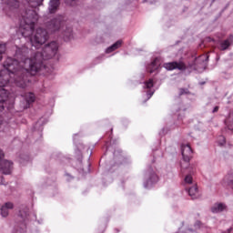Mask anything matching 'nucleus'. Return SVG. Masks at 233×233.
Here are the masks:
<instances>
[{
	"mask_svg": "<svg viewBox=\"0 0 233 233\" xmlns=\"http://www.w3.org/2000/svg\"><path fill=\"white\" fill-rule=\"evenodd\" d=\"M37 59H39V55H36L35 59L27 58L24 62H17L12 58H7L4 63V70L0 71V103H5L8 99V92L3 86H6L9 83H15L16 86L23 88V80L17 81L14 79L15 77V72L21 70V66L24 67L25 72H30L31 76H35L36 72H39V67L37 66Z\"/></svg>",
	"mask_w": 233,
	"mask_h": 233,
	"instance_id": "obj_1",
	"label": "nucleus"
},
{
	"mask_svg": "<svg viewBox=\"0 0 233 233\" xmlns=\"http://www.w3.org/2000/svg\"><path fill=\"white\" fill-rule=\"evenodd\" d=\"M47 34L48 33H46V30H43L42 28L37 29L36 33L35 35H32L30 38L31 45L35 48H39L41 45L46 43Z\"/></svg>",
	"mask_w": 233,
	"mask_h": 233,
	"instance_id": "obj_2",
	"label": "nucleus"
},
{
	"mask_svg": "<svg viewBox=\"0 0 233 233\" xmlns=\"http://www.w3.org/2000/svg\"><path fill=\"white\" fill-rule=\"evenodd\" d=\"M31 15H34V11H29V15L24 18V23H25V25L24 26L22 35L25 37H28L30 34H34V19L35 18Z\"/></svg>",
	"mask_w": 233,
	"mask_h": 233,
	"instance_id": "obj_3",
	"label": "nucleus"
},
{
	"mask_svg": "<svg viewBox=\"0 0 233 233\" xmlns=\"http://www.w3.org/2000/svg\"><path fill=\"white\" fill-rule=\"evenodd\" d=\"M164 68H166V70H176V68L178 70H185L186 66L182 62H170L164 64Z\"/></svg>",
	"mask_w": 233,
	"mask_h": 233,
	"instance_id": "obj_4",
	"label": "nucleus"
},
{
	"mask_svg": "<svg viewBox=\"0 0 233 233\" xmlns=\"http://www.w3.org/2000/svg\"><path fill=\"white\" fill-rule=\"evenodd\" d=\"M0 170L2 174H12V162L8 160L1 161Z\"/></svg>",
	"mask_w": 233,
	"mask_h": 233,
	"instance_id": "obj_5",
	"label": "nucleus"
},
{
	"mask_svg": "<svg viewBox=\"0 0 233 233\" xmlns=\"http://www.w3.org/2000/svg\"><path fill=\"white\" fill-rule=\"evenodd\" d=\"M182 156L184 161L188 163L190 161V158L192 157V148L189 145H183L182 146Z\"/></svg>",
	"mask_w": 233,
	"mask_h": 233,
	"instance_id": "obj_6",
	"label": "nucleus"
},
{
	"mask_svg": "<svg viewBox=\"0 0 233 233\" xmlns=\"http://www.w3.org/2000/svg\"><path fill=\"white\" fill-rule=\"evenodd\" d=\"M11 208H14V204L7 202L1 208V214L3 218H6L8 216V210H11Z\"/></svg>",
	"mask_w": 233,
	"mask_h": 233,
	"instance_id": "obj_7",
	"label": "nucleus"
},
{
	"mask_svg": "<svg viewBox=\"0 0 233 233\" xmlns=\"http://www.w3.org/2000/svg\"><path fill=\"white\" fill-rule=\"evenodd\" d=\"M227 209V206H225L224 204L218 203V204H215L212 208H211V212H213V214H218V212H223V210Z\"/></svg>",
	"mask_w": 233,
	"mask_h": 233,
	"instance_id": "obj_8",
	"label": "nucleus"
},
{
	"mask_svg": "<svg viewBox=\"0 0 233 233\" xmlns=\"http://www.w3.org/2000/svg\"><path fill=\"white\" fill-rule=\"evenodd\" d=\"M57 43L52 42L48 46H46V52H51V56H55L56 52H57Z\"/></svg>",
	"mask_w": 233,
	"mask_h": 233,
	"instance_id": "obj_9",
	"label": "nucleus"
},
{
	"mask_svg": "<svg viewBox=\"0 0 233 233\" xmlns=\"http://www.w3.org/2000/svg\"><path fill=\"white\" fill-rule=\"evenodd\" d=\"M188 194L192 198V199H198V198H199V191H198V187L194 186L190 187L188 190Z\"/></svg>",
	"mask_w": 233,
	"mask_h": 233,
	"instance_id": "obj_10",
	"label": "nucleus"
},
{
	"mask_svg": "<svg viewBox=\"0 0 233 233\" xmlns=\"http://www.w3.org/2000/svg\"><path fill=\"white\" fill-rule=\"evenodd\" d=\"M159 65H161L159 63V60L157 58L154 60L153 63H151V65L148 66V72L150 74H152L153 72H156V70H157V68H159Z\"/></svg>",
	"mask_w": 233,
	"mask_h": 233,
	"instance_id": "obj_11",
	"label": "nucleus"
},
{
	"mask_svg": "<svg viewBox=\"0 0 233 233\" xmlns=\"http://www.w3.org/2000/svg\"><path fill=\"white\" fill-rule=\"evenodd\" d=\"M57 6H59V0H51L49 5V12L54 14L56 10H57Z\"/></svg>",
	"mask_w": 233,
	"mask_h": 233,
	"instance_id": "obj_12",
	"label": "nucleus"
},
{
	"mask_svg": "<svg viewBox=\"0 0 233 233\" xmlns=\"http://www.w3.org/2000/svg\"><path fill=\"white\" fill-rule=\"evenodd\" d=\"M122 44L123 42L121 40H118L113 46H111L106 49V54H110V52H114V50H117V48H119Z\"/></svg>",
	"mask_w": 233,
	"mask_h": 233,
	"instance_id": "obj_13",
	"label": "nucleus"
},
{
	"mask_svg": "<svg viewBox=\"0 0 233 233\" xmlns=\"http://www.w3.org/2000/svg\"><path fill=\"white\" fill-rule=\"evenodd\" d=\"M226 125L229 130H233V113H230L226 119Z\"/></svg>",
	"mask_w": 233,
	"mask_h": 233,
	"instance_id": "obj_14",
	"label": "nucleus"
},
{
	"mask_svg": "<svg viewBox=\"0 0 233 233\" xmlns=\"http://www.w3.org/2000/svg\"><path fill=\"white\" fill-rule=\"evenodd\" d=\"M228 46H230V41L225 40L224 42H222L220 44V50H227V48H228Z\"/></svg>",
	"mask_w": 233,
	"mask_h": 233,
	"instance_id": "obj_15",
	"label": "nucleus"
},
{
	"mask_svg": "<svg viewBox=\"0 0 233 233\" xmlns=\"http://www.w3.org/2000/svg\"><path fill=\"white\" fill-rule=\"evenodd\" d=\"M25 99H26L27 103H34V101H35V96L32 93H29V94H27Z\"/></svg>",
	"mask_w": 233,
	"mask_h": 233,
	"instance_id": "obj_16",
	"label": "nucleus"
},
{
	"mask_svg": "<svg viewBox=\"0 0 233 233\" xmlns=\"http://www.w3.org/2000/svg\"><path fill=\"white\" fill-rule=\"evenodd\" d=\"M6 51V46L5 45H0V61L3 59V54Z\"/></svg>",
	"mask_w": 233,
	"mask_h": 233,
	"instance_id": "obj_17",
	"label": "nucleus"
},
{
	"mask_svg": "<svg viewBox=\"0 0 233 233\" xmlns=\"http://www.w3.org/2000/svg\"><path fill=\"white\" fill-rule=\"evenodd\" d=\"M146 88H152L154 86V80L149 79L147 82H146Z\"/></svg>",
	"mask_w": 233,
	"mask_h": 233,
	"instance_id": "obj_18",
	"label": "nucleus"
},
{
	"mask_svg": "<svg viewBox=\"0 0 233 233\" xmlns=\"http://www.w3.org/2000/svg\"><path fill=\"white\" fill-rule=\"evenodd\" d=\"M185 182H186V183H188V184L192 183V176L187 175V176L185 177Z\"/></svg>",
	"mask_w": 233,
	"mask_h": 233,
	"instance_id": "obj_19",
	"label": "nucleus"
},
{
	"mask_svg": "<svg viewBox=\"0 0 233 233\" xmlns=\"http://www.w3.org/2000/svg\"><path fill=\"white\" fill-rule=\"evenodd\" d=\"M219 141V145H225V137H220Z\"/></svg>",
	"mask_w": 233,
	"mask_h": 233,
	"instance_id": "obj_20",
	"label": "nucleus"
},
{
	"mask_svg": "<svg viewBox=\"0 0 233 233\" xmlns=\"http://www.w3.org/2000/svg\"><path fill=\"white\" fill-rule=\"evenodd\" d=\"M200 225H201V223L198 222L193 230H198L199 228Z\"/></svg>",
	"mask_w": 233,
	"mask_h": 233,
	"instance_id": "obj_21",
	"label": "nucleus"
},
{
	"mask_svg": "<svg viewBox=\"0 0 233 233\" xmlns=\"http://www.w3.org/2000/svg\"><path fill=\"white\" fill-rule=\"evenodd\" d=\"M3 157H5V154H4L3 151L0 149V159H3Z\"/></svg>",
	"mask_w": 233,
	"mask_h": 233,
	"instance_id": "obj_22",
	"label": "nucleus"
},
{
	"mask_svg": "<svg viewBox=\"0 0 233 233\" xmlns=\"http://www.w3.org/2000/svg\"><path fill=\"white\" fill-rule=\"evenodd\" d=\"M218 110H219V106H215L214 109H213V113L218 112Z\"/></svg>",
	"mask_w": 233,
	"mask_h": 233,
	"instance_id": "obj_23",
	"label": "nucleus"
},
{
	"mask_svg": "<svg viewBox=\"0 0 233 233\" xmlns=\"http://www.w3.org/2000/svg\"><path fill=\"white\" fill-rule=\"evenodd\" d=\"M4 108L5 107L2 105H0V111L3 110Z\"/></svg>",
	"mask_w": 233,
	"mask_h": 233,
	"instance_id": "obj_24",
	"label": "nucleus"
},
{
	"mask_svg": "<svg viewBox=\"0 0 233 233\" xmlns=\"http://www.w3.org/2000/svg\"><path fill=\"white\" fill-rule=\"evenodd\" d=\"M15 6H18V3L17 2H15Z\"/></svg>",
	"mask_w": 233,
	"mask_h": 233,
	"instance_id": "obj_25",
	"label": "nucleus"
},
{
	"mask_svg": "<svg viewBox=\"0 0 233 233\" xmlns=\"http://www.w3.org/2000/svg\"><path fill=\"white\" fill-rule=\"evenodd\" d=\"M42 57H45V55H44V54L42 55Z\"/></svg>",
	"mask_w": 233,
	"mask_h": 233,
	"instance_id": "obj_26",
	"label": "nucleus"
}]
</instances>
